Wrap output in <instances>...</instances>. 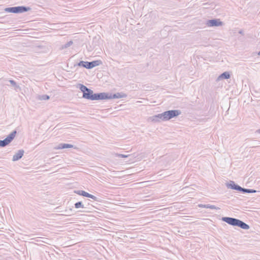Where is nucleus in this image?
Segmentation results:
<instances>
[{"label":"nucleus","instance_id":"17","mask_svg":"<svg viewBox=\"0 0 260 260\" xmlns=\"http://www.w3.org/2000/svg\"><path fill=\"white\" fill-rule=\"evenodd\" d=\"M239 191L242 192L243 193H254V192H256V191L255 190L251 189L244 188H242V187H241V189Z\"/></svg>","mask_w":260,"mask_h":260},{"label":"nucleus","instance_id":"8","mask_svg":"<svg viewBox=\"0 0 260 260\" xmlns=\"http://www.w3.org/2000/svg\"><path fill=\"white\" fill-rule=\"evenodd\" d=\"M109 93L101 92L94 93L92 101L109 100Z\"/></svg>","mask_w":260,"mask_h":260},{"label":"nucleus","instance_id":"27","mask_svg":"<svg viewBox=\"0 0 260 260\" xmlns=\"http://www.w3.org/2000/svg\"><path fill=\"white\" fill-rule=\"evenodd\" d=\"M167 209L168 208H164V213L167 212Z\"/></svg>","mask_w":260,"mask_h":260},{"label":"nucleus","instance_id":"11","mask_svg":"<svg viewBox=\"0 0 260 260\" xmlns=\"http://www.w3.org/2000/svg\"><path fill=\"white\" fill-rule=\"evenodd\" d=\"M127 95L123 92H117L114 94L109 93V100L112 99H120L122 98H126Z\"/></svg>","mask_w":260,"mask_h":260},{"label":"nucleus","instance_id":"4","mask_svg":"<svg viewBox=\"0 0 260 260\" xmlns=\"http://www.w3.org/2000/svg\"><path fill=\"white\" fill-rule=\"evenodd\" d=\"M102 63L101 60H94L90 62L80 61L78 63V66L80 67H83L87 69H91L95 67L98 66Z\"/></svg>","mask_w":260,"mask_h":260},{"label":"nucleus","instance_id":"20","mask_svg":"<svg viewBox=\"0 0 260 260\" xmlns=\"http://www.w3.org/2000/svg\"><path fill=\"white\" fill-rule=\"evenodd\" d=\"M50 99V96L47 94H43L39 95L38 97V99L41 101L43 100H48Z\"/></svg>","mask_w":260,"mask_h":260},{"label":"nucleus","instance_id":"14","mask_svg":"<svg viewBox=\"0 0 260 260\" xmlns=\"http://www.w3.org/2000/svg\"><path fill=\"white\" fill-rule=\"evenodd\" d=\"M160 120H162V113L158 114L156 115L149 117L148 118L149 121L156 122H159Z\"/></svg>","mask_w":260,"mask_h":260},{"label":"nucleus","instance_id":"16","mask_svg":"<svg viewBox=\"0 0 260 260\" xmlns=\"http://www.w3.org/2000/svg\"><path fill=\"white\" fill-rule=\"evenodd\" d=\"M164 156H165V158H164V159L167 161L168 164H170L174 159L173 156L172 155L166 154L165 155H164Z\"/></svg>","mask_w":260,"mask_h":260},{"label":"nucleus","instance_id":"28","mask_svg":"<svg viewBox=\"0 0 260 260\" xmlns=\"http://www.w3.org/2000/svg\"><path fill=\"white\" fill-rule=\"evenodd\" d=\"M256 132L260 134V129H257Z\"/></svg>","mask_w":260,"mask_h":260},{"label":"nucleus","instance_id":"29","mask_svg":"<svg viewBox=\"0 0 260 260\" xmlns=\"http://www.w3.org/2000/svg\"><path fill=\"white\" fill-rule=\"evenodd\" d=\"M257 54H258V55H260V51L258 52Z\"/></svg>","mask_w":260,"mask_h":260},{"label":"nucleus","instance_id":"3","mask_svg":"<svg viewBox=\"0 0 260 260\" xmlns=\"http://www.w3.org/2000/svg\"><path fill=\"white\" fill-rule=\"evenodd\" d=\"M31 10L29 7L25 6H17L13 7H8L5 9V11L7 13H22L27 12Z\"/></svg>","mask_w":260,"mask_h":260},{"label":"nucleus","instance_id":"15","mask_svg":"<svg viewBox=\"0 0 260 260\" xmlns=\"http://www.w3.org/2000/svg\"><path fill=\"white\" fill-rule=\"evenodd\" d=\"M74 146L72 144H66V143H60L56 149H62L66 148H73Z\"/></svg>","mask_w":260,"mask_h":260},{"label":"nucleus","instance_id":"10","mask_svg":"<svg viewBox=\"0 0 260 260\" xmlns=\"http://www.w3.org/2000/svg\"><path fill=\"white\" fill-rule=\"evenodd\" d=\"M75 192L79 195L91 198L94 201H97L98 198L95 196L92 195L84 190H79L76 191Z\"/></svg>","mask_w":260,"mask_h":260},{"label":"nucleus","instance_id":"18","mask_svg":"<svg viewBox=\"0 0 260 260\" xmlns=\"http://www.w3.org/2000/svg\"><path fill=\"white\" fill-rule=\"evenodd\" d=\"M230 78V74L228 72H225L222 73L218 77L219 79H228Z\"/></svg>","mask_w":260,"mask_h":260},{"label":"nucleus","instance_id":"7","mask_svg":"<svg viewBox=\"0 0 260 260\" xmlns=\"http://www.w3.org/2000/svg\"><path fill=\"white\" fill-rule=\"evenodd\" d=\"M7 82H9L11 84V86L14 88V90L16 91L17 92L19 90H20V86L18 84H17V83L14 80H7V79L4 78L0 79V84L2 85L5 84L7 85H9L8 84L6 83Z\"/></svg>","mask_w":260,"mask_h":260},{"label":"nucleus","instance_id":"21","mask_svg":"<svg viewBox=\"0 0 260 260\" xmlns=\"http://www.w3.org/2000/svg\"><path fill=\"white\" fill-rule=\"evenodd\" d=\"M72 44H73V41H70L68 42L67 43H66L64 45H63L62 46V49L67 48L70 47Z\"/></svg>","mask_w":260,"mask_h":260},{"label":"nucleus","instance_id":"12","mask_svg":"<svg viewBox=\"0 0 260 260\" xmlns=\"http://www.w3.org/2000/svg\"><path fill=\"white\" fill-rule=\"evenodd\" d=\"M226 186L228 188H231L237 191H240L241 186L236 184L233 181H230V182L226 184Z\"/></svg>","mask_w":260,"mask_h":260},{"label":"nucleus","instance_id":"1","mask_svg":"<svg viewBox=\"0 0 260 260\" xmlns=\"http://www.w3.org/2000/svg\"><path fill=\"white\" fill-rule=\"evenodd\" d=\"M221 220L230 225L238 226L244 230H248L250 228L248 224L237 218L223 217L222 218Z\"/></svg>","mask_w":260,"mask_h":260},{"label":"nucleus","instance_id":"23","mask_svg":"<svg viewBox=\"0 0 260 260\" xmlns=\"http://www.w3.org/2000/svg\"><path fill=\"white\" fill-rule=\"evenodd\" d=\"M209 208H210L211 209H216V210L220 209V208L219 207H217L214 205H210V207Z\"/></svg>","mask_w":260,"mask_h":260},{"label":"nucleus","instance_id":"25","mask_svg":"<svg viewBox=\"0 0 260 260\" xmlns=\"http://www.w3.org/2000/svg\"><path fill=\"white\" fill-rule=\"evenodd\" d=\"M239 33L242 35H244V32H243V31L242 30H240L239 31Z\"/></svg>","mask_w":260,"mask_h":260},{"label":"nucleus","instance_id":"6","mask_svg":"<svg viewBox=\"0 0 260 260\" xmlns=\"http://www.w3.org/2000/svg\"><path fill=\"white\" fill-rule=\"evenodd\" d=\"M17 132L13 131L10 134H9L4 140H0V147H4L9 145L14 139Z\"/></svg>","mask_w":260,"mask_h":260},{"label":"nucleus","instance_id":"13","mask_svg":"<svg viewBox=\"0 0 260 260\" xmlns=\"http://www.w3.org/2000/svg\"><path fill=\"white\" fill-rule=\"evenodd\" d=\"M24 151L23 150H19L13 156L12 160L15 161L19 160L22 158L24 154Z\"/></svg>","mask_w":260,"mask_h":260},{"label":"nucleus","instance_id":"22","mask_svg":"<svg viewBox=\"0 0 260 260\" xmlns=\"http://www.w3.org/2000/svg\"><path fill=\"white\" fill-rule=\"evenodd\" d=\"M129 155H125L122 154H119V153H115V156L118 157H121V158H126Z\"/></svg>","mask_w":260,"mask_h":260},{"label":"nucleus","instance_id":"9","mask_svg":"<svg viewBox=\"0 0 260 260\" xmlns=\"http://www.w3.org/2000/svg\"><path fill=\"white\" fill-rule=\"evenodd\" d=\"M206 24L208 26H218L222 24V22L218 19H213L207 21Z\"/></svg>","mask_w":260,"mask_h":260},{"label":"nucleus","instance_id":"26","mask_svg":"<svg viewBox=\"0 0 260 260\" xmlns=\"http://www.w3.org/2000/svg\"><path fill=\"white\" fill-rule=\"evenodd\" d=\"M210 204H205V208H209L210 207Z\"/></svg>","mask_w":260,"mask_h":260},{"label":"nucleus","instance_id":"2","mask_svg":"<svg viewBox=\"0 0 260 260\" xmlns=\"http://www.w3.org/2000/svg\"><path fill=\"white\" fill-rule=\"evenodd\" d=\"M78 87H79L80 90L82 92V97L83 98L92 101L94 93L91 89L87 88L86 86L81 84H79Z\"/></svg>","mask_w":260,"mask_h":260},{"label":"nucleus","instance_id":"24","mask_svg":"<svg viewBox=\"0 0 260 260\" xmlns=\"http://www.w3.org/2000/svg\"><path fill=\"white\" fill-rule=\"evenodd\" d=\"M199 207L201 208H205V204H199Z\"/></svg>","mask_w":260,"mask_h":260},{"label":"nucleus","instance_id":"19","mask_svg":"<svg viewBox=\"0 0 260 260\" xmlns=\"http://www.w3.org/2000/svg\"><path fill=\"white\" fill-rule=\"evenodd\" d=\"M75 208L78 209L79 208H84V206L83 203L81 201L78 202L74 204Z\"/></svg>","mask_w":260,"mask_h":260},{"label":"nucleus","instance_id":"5","mask_svg":"<svg viewBox=\"0 0 260 260\" xmlns=\"http://www.w3.org/2000/svg\"><path fill=\"white\" fill-rule=\"evenodd\" d=\"M181 114V111L178 110H172L164 112V120H169L176 117Z\"/></svg>","mask_w":260,"mask_h":260}]
</instances>
